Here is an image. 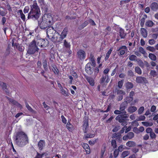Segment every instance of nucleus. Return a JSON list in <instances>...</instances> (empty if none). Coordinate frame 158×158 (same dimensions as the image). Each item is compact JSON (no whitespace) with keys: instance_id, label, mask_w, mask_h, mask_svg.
Wrapping results in <instances>:
<instances>
[{"instance_id":"1","label":"nucleus","mask_w":158,"mask_h":158,"mask_svg":"<svg viewBox=\"0 0 158 158\" xmlns=\"http://www.w3.org/2000/svg\"><path fill=\"white\" fill-rule=\"evenodd\" d=\"M41 15V12L40 7L38 5L36 0L32 2L31 5L30 12L28 14V19H31L34 21L37 20Z\"/></svg>"},{"instance_id":"2","label":"nucleus","mask_w":158,"mask_h":158,"mask_svg":"<svg viewBox=\"0 0 158 158\" xmlns=\"http://www.w3.org/2000/svg\"><path fill=\"white\" fill-rule=\"evenodd\" d=\"M15 140L17 144L20 146H24L29 143L27 135L22 131L16 133Z\"/></svg>"},{"instance_id":"3","label":"nucleus","mask_w":158,"mask_h":158,"mask_svg":"<svg viewBox=\"0 0 158 158\" xmlns=\"http://www.w3.org/2000/svg\"><path fill=\"white\" fill-rule=\"evenodd\" d=\"M114 113L116 114H119L116 117V120L118 121L120 123H122V124L123 126H126L127 125V123L126 121V119L127 117L126 114L127 112L125 111L116 110L114 111Z\"/></svg>"},{"instance_id":"4","label":"nucleus","mask_w":158,"mask_h":158,"mask_svg":"<svg viewBox=\"0 0 158 158\" xmlns=\"http://www.w3.org/2000/svg\"><path fill=\"white\" fill-rule=\"evenodd\" d=\"M39 48L36 45V43L35 40H33L29 44L27 51V52L29 54H33L36 52H38Z\"/></svg>"},{"instance_id":"5","label":"nucleus","mask_w":158,"mask_h":158,"mask_svg":"<svg viewBox=\"0 0 158 158\" xmlns=\"http://www.w3.org/2000/svg\"><path fill=\"white\" fill-rule=\"evenodd\" d=\"M35 41L38 45L41 47H45L49 44L48 41L46 39H37Z\"/></svg>"},{"instance_id":"6","label":"nucleus","mask_w":158,"mask_h":158,"mask_svg":"<svg viewBox=\"0 0 158 158\" xmlns=\"http://www.w3.org/2000/svg\"><path fill=\"white\" fill-rule=\"evenodd\" d=\"M42 19L45 21L44 22L48 23L49 26L52 24V21L53 20V18L50 14H44L42 17Z\"/></svg>"},{"instance_id":"7","label":"nucleus","mask_w":158,"mask_h":158,"mask_svg":"<svg viewBox=\"0 0 158 158\" xmlns=\"http://www.w3.org/2000/svg\"><path fill=\"white\" fill-rule=\"evenodd\" d=\"M92 65L91 63H88L85 66V70L86 72L88 74L91 75L92 74L94 71V69L92 67Z\"/></svg>"},{"instance_id":"8","label":"nucleus","mask_w":158,"mask_h":158,"mask_svg":"<svg viewBox=\"0 0 158 158\" xmlns=\"http://www.w3.org/2000/svg\"><path fill=\"white\" fill-rule=\"evenodd\" d=\"M83 123L82 127L83 131L84 133H86L87 131V129L89 127L88 119L87 117L84 118Z\"/></svg>"},{"instance_id":"9","label":"nucleus","mask_w":158,"mask_h":158,"mask_svg":"<svg viewBox=\"0 0 158 158\" xmlns=\"http://www.w3.org/2000/svg\"><path fill=\"white\" fill-rule=\"evenodd\" d=\"M77 57L80 60H83L85 59L86 54L85 52L82 49H79L77 52Z\"/></svg>"},{"instance_id":"10","label":"nucleus","mask_w":158,"mask_h":158,"mask_svg":"<svg viewBox=\"0 0 158 158\" xmlns=\"http://www.w3.org/2000/svg\"><path fill=\"white\" fill-rule=\"evenodd\" d=\"M136 81L138 83L146 84L147 82V80L144 77L138 76L136 78Z\"/></svg>"},{"instance_id":"11","label":"nucleus","mask_w":158,"mask_h":158,"mask_svg":"<svg viewBox=\"0 0 158 158\" xmlns=\"http://www.w3.org/2000/svg\"><path fill=\"white\" fill-rule=\"evenodd\" d=\"M44 21L42 19V21L40 22L39 21H38V26L41 29H45L50 26L48 23H47Z\"/></svg>"},{"instance_id":"12","label":"nucleus","mask_w":158,"mask_h":158,"mask_svg":"<svg viewBox=\"0 0 158 158\" xmlns=\"http://www.w3.org/2000/svg\"><path fill=\"white\" fill-rule=\"evenodd\" d=\"M54 30L53 27H48L47 30V35L48 37L50 38L52 37L53 36V32Z\"/></svg>"},{"instance_id":"13","label":"nucleus","mask_w":158,"mask_h":158,"mask_svg":"<svg viewBox=\"0 0 158 158\" xmlns=\"http://www.w3.org/2000/svg\"><path fill=\"white\" fill-rule=\"evenodd\" d=\"M134 133L132 132L128 133L126 135H124L123 139V140H127L128 139H131L134 137Z\"/></svg>"},{"instance_id":"14","label":"nucleus","mask_w":158,"mask_h":158,"mask_svg":"<svg viewBox=\"0 0 158 158\" xmlns=\"http://www.w3.org/2000/svg\"><path fill=\"white\" fill-rule=\"evenodd\" d=\"M56 34H57V35L53 38L54 42L56 44H59L64 39L59 33L57 32Z\"/></svg>"},{"instance_id":"15","label":"nucleus","mask_w":158,"mask_h":158,"mask_svg":"<svg viewBox=\"0 0 158 158\" xmlns=\"http://www.w3.org/2000/svg\"><path fill=\"white\" fill-rule=\"evenodd\" d=\"M45 144L46 143L44 140H40L38 143L39 149L40 151L42 150L45 146Z\"/></svg>"},{"instance_id":"16","label":"nucleus","mask_w":158,"mask_h":158,"mask_svg":"<svg viewBox=\"0 0 158 158\" xmlns=\"http://www.w3.org/2000/svg\"><path fill=\"white\" fill-rule=\"evenodd\" d=\"M127 50V48L126 46H122L120 47L117 50L120 51L119 55L120 56H123L125 52Z\"/></svg>"},{"instance_id":"17","label":"nucleus","mask_w":158,"mask_h":158,"mask_svg":"<svg viewBox=\"0 0 158 158\" xmlns=\"http://www.w3.org/2000/svg\"><path fill=\"white\" fill-rule=\"evenodd\" d=\"M110 81V79L108 75H103L100 79V82L101 83H102L105 81L106 83H108Z\"/></svg>"},{"instance_id":"18","label":"nucleus","mask_w":158,"mask_h":158,"mask_svg":"<svg viewBox=\"0 0 158 158\" xmlns=\"http://www.w3.org/2000/svg\"><path fill=\"white\" fill-rule=\"evenodd\" d=\"M85 79L91 86H94L95 85L94 80L92 77H85Z\"/></svg>"},{"instance_id":"19","label":"nucleus","mask_w":158,"mask_h":158,"mask_svg":"<svg viewBox=\"0 0 158 158\" xmlns=\"http://www.w3.org/2000/svg\"><path fill=\"white\" fill-rule=\"evenodd\" d=\"M150 8L153 11H156L158 9V4L156 2H152L150 5Z\"/></svg>"},{"instance_id":"20","label":"nucleus","mask_w":158,"mask_h":158,"mask_svg":"<svg viewBox=\"0 0 158 158\" xmlns=\"http://www.w3.org/2000/svg\"><path fill=\"white\" fill-rule=\"evenodd\" d=\"M148 18V16L146 14H144L143 17L140 19V25L141 27L144 26L145 20Z\"/></svg>"},{"instance_id":"21","label":"nucleus","mask_w":158,"mask_h":158,"mask_svg":"<svg viewBox=\"0 0 158 158\" xmlns=\"http://www.w3.org/2000/svg\"><path fill=\"white\" fill-rule=\"evenodd\" d=\"M68 31V27H65L63 29V31L60 35L64 39L65 38L67 34Z\"/></svg>"},{"instance_id":"22","label":"nucleus","mask_w":158,"mask_h":158,"mask_svg":"<svg viewBox=\"0 0 158 158\" xmlns=\"http://www.w3.org/2000/svg\"><path fill=\"white\" fill-rule=\"evenodd\" d=\"M119 34L121 39H124L125 37L126 33H125L124 30L121 28H119Z\"/></svg>"},{"instance_id":"23","label":"nucleus","mask_w":158,"mask_h":158,"mask_svg":"<svg viewBox=\"0 0 158 158\" xmlns=\"http://www.w3.org/2000/svg\"><path fill=\"white\" fill-rule=\"evenodd\" d=\"M63 48L64 50L69 49L70 48L71 45L66 40H64Z\"/></svg>"},{"instance_id":"24","label":"nucleus","mask_w":158,"mask_h":158,"mask_svg":"<svg viewBox=\"0 0 158 158\" xmlns=\"http://www.w3.org/2000/svg\"><path fill=\"white\" fill-rule=\"evenodd\" d=\"M7 12L5 8L2 6L0 7V15L2 16H5Z\"/></svg>"},{"instance_id":"25","label":"nucleus","mask_w":158,"mask_h":158,"mask_svg":"<svg viewBox=\"0 0 158 158\" xmlns=\"http://www.w3.org/2000/svg\"><path fill=\"white\" fill-rule=\"evenodd\" d=\"M70 121L68 120L66 125V128L70 131H72L74 129L73 127V125L70 123Z\"/></svg>"},{"instance_id":"26","label":"nucleus","mask_w":158,"mask_h":158,"mask_svg":"<svg viewBox=\"0 0 158 158\" xmlns=\"http://www.w3.org/2000/svg\"><path fill=\"white\" fill-rule=\"evenodd\" d=\"M0 85L2 87V89L5 90V92L6 94L9 93V92L8 91L7 88V85L6 84L2 81H0Z\"/></svg>"},{"instance_id":"27","label":"nucleus","mask_w":158,"mask_h":158,"mask_svg":"<svg viewBox=\"0 0 158 158\" xmlns=\"http://www.w3.org/2000/svg\"><path fill=\"white\" fill-rule=\"evenodd\" d=\"M140 33L144 38H146L148 35V32L147 30L144 28H141L140 29Z\"/></svg>"},{"instance_id":"28","label":"nucleus","mask_w":158,"mask_h":158,"mask_svg":"<svg viewBox=\"0 0 158 158\" xmlns=\"http://www.w3.org/2000/svg\"><path fill=\"white\" fill-rule=\"evenodd\" d=\"M60 90L61 94L64 96L68 97H69L70 94L68 92V91H66L63 88L62 86L61 87V88H60Z\"/></svg>"},{"instance_id":"29","label":"nucleus","mask_w":158,"mask_h":158,"mask_svg":"<svg viewBox=\"0 0 158 158\" xmlns=\"http://www.w3.org/2000/svg\"><path fill=\"white\" fill-rule=\"evenodd\" d=\"M89 59L90 61L91 62L92 66L94 67L96 66V63L95 60V58L94 55L91 53L90 55Z\"/></svg>"},{"instance_id":"30","label":"nucleus","mask_w":158,"mask_h":158,"mask_svg":"<svg viewBox=\"0 0 158 158\" xmlns=\"http://www.w3.org/2000/svg\"><path fill=\"white\" fill-rule=\"evenodd\" d=\"M128 104L125 101L123 102L120 105L119 109L123 111H125V109L126 108Z\"/></svg>"},{"instance_id":"31","label":"nucleus","mask_w":158,"mask_h":158,"mask_svg":"<svg viewBox=\"0 0 158 158\" xmlns=\"http://www.w3.org/2000/svg\"><path fill=\"white\" fill-rule=\"evenodd\" d=\"M154 24L153 21L150 20H147L145 23V26L148 27H152Z\"/></svg>"},{"instance_id":"32","label":"nucleus","mask_w":158,"mask_h":158,"mask_svg":"<svg viewBox=\"0 0 158 158\" xmlns=\"http://www.w3.org/2000/svg\"><path fill=\"white\" fill-rule=\"evenodd\" d=\"M25 103L26 107L30 112L34 114H35L36 113V111L32 109V108L29 105L27 101H25Z\"/></svg>"},{"instance_id":"33","label":"nucleus","mask_w":158,"mask_h":158,"mask_svg":"<svg viewBox=\"0 0 158 158\" xmlns=\"http://www.w3.org/2000/svg\"><path fill=\"white\" fill-rule=\"evenodd\" d=\"M137 110V108L135 106H131L128 108V112L130 113L134 112Z\"/></svg>"},{"instance_id":"34","label":"nucleus","mask_w":158,"mask_h":158,"mask_svg":"<svg viewBox=\"0 0 158 158\" xmlns=\"http://www.w3.org/2000/svg\"><path fill=\"white\" fill-rule=\"evenodd\" d=\"M113 49V48L111 47L110 48L109 50L108 51L107 53L106 54V56L105 58V61L107 60L110 56V54L112 52Z\"/></svg>"},{"instance_id":"35","label":"nucleus","mask_w":158,"mask_h":158,"mask_svg":"<svg viewBox=\"0 0 158 158\" xmlns=\"http://www.w3.org/2000/svg\"><path fill=\"white\" fill-rule=\"evenodd\" d=\"M51 65L53 68L52 70L54 73L55 74L58 75L59 74V71L56 65L54 64H52Z\"/></svg>"},{"instance_id":"36","label":"nucleus","mask_w":158,"mask_h":158,"mask_svg":"<svg viewBox=\"0 0 158 158\" xmlns=\"http://www.w3.org/2000/svg\"><path fill=\"white\" fill-rule=\"evenodd\" d=\"M43 67L44 70L47 71L48 70V67L47 66V59H44L42 61Z\"/></svg>"},{"instance_id":"37","label":"nucleus","mask_w":158,"mask_h":158,"mask_svg":"<svg viewBox=\"0 0 158 158\" xmlns=\"http://www.w3.org/2000/svg\"><path fill=\"white\" fill-rule=\"evenodd\" d=\"M125 86L127 89L132 88L133 87V85L132 83L127 82L125 84Z\"/></svg>"},{"instance_id":"38","label":"nucleus","mask_w":158,"mask_h":158,"mask_svg":"<svg viewBox=\"0 0 158 158\" xmlns=\"http://www.w3.org/2000/svg\"><path fill=\"white\" fill-rule=\"evenodd\" d=\"M88 23V22L87 21H85L82 24L79 26V29L80 30H82L86 26Z\"/></svg>"},{"instance_id":"39","label":"nucleus","mask_w":158,"mask_h":158,"mask_svg":"<svg viewBox=\"0 0 158 158\" xmlns=\"http://www.w3.org/2000/svg\"><path fill=\"white\" fill-rule=\"evenodd\" d=\"M135 143L133 141H129L126 143V145L129 147H133L135 146Z\"/></svg>"},{"instance_id":"40","label":"nucleus","mask_w":158,"mask_h":158,"mask_svg":"<svg viewBox=\"0 0 158 158\" xmlns=\"http://www.w3.org/2000/svg\"><path fill=\"white\" fill-rule=\"evenodd\" d=\"M125 101H124L125 102L127 103V104L130 103L133 100V97H132L129 96H127L126 97Z\"/></svg>"},{"instance_id":"41","label":"nucleus","mask_w":158,"mask_h":158,"mask_svg":"<svg viewBox=\"0 0 158 158\" xmlns=\"http://www.w3.org/2000/svg\"><path fill=\"white\" fill-rule=\"evenodd\" d=\"M139 51L140 53L143 54L144 56L147 55L144 49L142 47H140L139 48Z\"/></svg>"},{"instance_id":"42","label":"nucleus","mask_w":158,"mask_h":158,"mask_svg":"<svg viewBox=\"0 0 158 158\" xmlns=\"http://www.w3.org/2000/svg\"><path fill=\"white\" fill-rule=\"evenodd\" d=\"M149 58L152 60L155 61L156 59V57L155 55L153 54L150 53L149 54Z\"/></svg>"},{"instance_id":"43","label":"nucleus","mask_w":158,"mask_h":158,"mask_svg":"<svg viewBox=\"0 0 158 158\" xmlns=\"http://www.w3.org/2000/svg\"><path fill=\"white\" fill-rule=\"evenodd\" d=\"M129 154V152L128 151H124L121 154V157L122 158H124L128 155Z\"/></svg>"},{"instance_id":"44","label":"nucleus","mask_w":158,"mask_h":158,"mask_svg":"<svg viewBox=\"0 0 158 158\" xmlns=\"http://www.w3.org/2000/svg\"><path fill=\"white\" fill-rule=\"evenodd\" d=\"M144 63L141 60H139L138 61L139 65L141 68H143L144 66V64H148V63L146 61H144Z\"/></svg>"},{"instance_id":"45","label":"nucleus","mask_w":158,"mask_h":158,"mask_svg":"<svg viewBox=\"0 0 158 158\" xmlns=\"http://www.w3.org/2000/svg\"><path fill=\"white\" fill-rule=\"evenodd\" d=\"M135 71L136 73L139 75H140L142 73L141 70L138 66H136L135 68Z\"/></svg>"},{"instance_id":"46","label":"nucleus","mask_w":158,"mask_h":158,"mask_svg":"<svg viewBox=\"0 0 158 158\" xmlns=\"http://www.w3.org/2000/svg\"><path fill=\"white\" fill-rule=\"evenodd\" d=\"M129 58L130 60L131 61H135L137 59L136 56L133 54L130 55L129 56Z\"/></svg>"},{"instance_id":"47","label":"nucleus","mask_w":158,"mask_h":158,"mask_svg":"<svg viewBox=\"0 0 158 158\" xmlns=\"http://www.w3.org/2000/svg\"><path fill=\"white\" fill-rule=\"evenodd\" d=\"M111 145L114 148H117V145L115 139H112L111 141Z\"/></svg>"},{"instance_id":"48","label":"nucleus","mask_w":158,"mask_h":158,"mask_svg":"<svg viewBox=\"0 0 158 158\" xmlns=\"http://www.w3.org/2000/svg\"><path fill=\"white\" fill-rule=\"evenodd\" d=\"M124 82V80H122L118 82V86L119 89H121L123 87Z\"/></svg>"},{"instance_id":"49","label":"nucleus","mask_w":158,"mask_h":158,"mask_svg":"<svg viewBox=\"0 0 158 158\" xmlns=\"http://www.w3.org/2000/svg\"><path fill=\"white\" fill-rule=\"evenodd\" d=\"M115 139L116 140H117L119 143H121L122 141L121 134L119 133V135H118V136L115 138Z\"/></svg>"},{"instance_id":"50","label":"nucleus","mask_w":158,"mask_h":158,"mask_svg":"<svg viewBox=\"0 0 158 158\" xmlns=\"http://www.w3.org/2000/svg\"><path fill=\"white\" fill-rule=\"evenodd\" d=\"M117 92L118 95H124L126 94V93L125 91L122 90H118Z\"/></svg>"},{"instance_id":"51","label":"nucleus","mask_w":158,"mask_h":158,"mask_svg":"<svg viewBox=\"0 0 158 158\" xmlns=\"http://www.w3.org/2000/svg\"><path fill=\"white\" fill-rule=\"evenodd\" d=\"M147 50L151 51L152 52H154L155 51V48L154 47L148 46L146 48Z\"/></svg>"},{"instance_id":"52","label":"nucleus","mask_w":158,"mask_h":158,"mask_svg":"<svg viewBox=\"0 0 158 158\" xmlns=\"http://www.w3.org/2000/svg\"><path fill=\"white\" fill-rule=\"evenodd\" d=\"M106 150V148L104 147L101 149V156L100 158H103L105 152Z\"/></svg>"},{"instance_id":"53","label":"nucleus","mask_w":158,"mask_h":158,"mask_svg":"<svg viewBox=\"0 0 158 158\" xmlns=\"http://www.w3.org/2000/svg\"><path fill=\"white\" fill-rule=\"evenodd\" d=\"M144 110V107L143 106L140 107L138 110V114H142Z\"/></svg>"},{"instance_id":"54","label":"nucleus","mask_w":158,"mask_h":158,"mask_svg":"<svg viewBox=\"0 0 158 158\" xmlns=\"http://www.w3.org/2000/svg\"><path fill=\"white\" fill-rule=\"evenodd\" d=\"M119 152L117 149H115L114 152V156L115 158H116L119 154Z\"/></svg>"},{"instance_id":"55","label":"nucleus","mask_w":158,"mask_h":158,"mask_svg":"<svg viewBox=\"0 0 158 158\" xmlns=\"http://www.w3.org/2000/svg\"><path fill=\"white\" fill-rule=\"evenodd\" d=\"M95 135L93 134H87L85 135V137L86 138H91L94 136Z\"/></svg>"},{"instance_id":"56","label":"nucleus","mask_w":158,"mask_h":158,"mask_svg":"<svg viewBox=\"0 0 158 158\" xmlns=\"http://www.w3.org/2000/svg\"><path fill=\"white\" fill-rule=\"evenodd\" d=\"M61 118L62 123L65 124H66L67 123V120L64 115L61 116Z\"/></svg>"},{"instance_id":"57","label":"nucleus","mask_w":158,"mask_h":158,"mask_svg":"<svg viewBox=\"0 0 158 158\" xmlns=\"http://www.w3.org/2000/svg\"><path fill=\"white\" fill-rule=\"evenodd\" d=\"M150 74L153 77H155L157 75L156 72L155 70H152L150 71Z\"/></svg>"},{"instance_id":"58","label":"nucleus","mask_w":158,"mask_h":158,"mask_svg":"<svg viewBox=\"0 0 158 158\" xmlns=\"http://www.w3.org/2000/svg\"><path fill=\"white\" fill-rule=\"evenodd\" d=\"M29 10V7L28 6H26L23 12L25 14L27 13Z\"/></svg>"},{"instance_id":"59","label":"nucleus","mask_w":158,"mask_h":158,"mask_svg":"<svg viewBox=\"0 0 158 158\" xmlns=\"http://www.w3.org/2000/svg\"><path fill=\"white\" fill-rule=\"evenodd\" d=\"M145 117L144 115L140 116L138 118V121H144L145 119Z\"/></svg>"},{"instance_id":"60","label":"nucleus","mask_w":158,"mask_h":158,"mask_svg":"<svg viewBox=\"0 0 158 158\" xmlns=\"http://www.w3.org/2000/svg\"><path fill=\"white\" fill-rule=\"evenodd\" d=\"M149 135L150 137L152 139H155L156 137V134L153 131H152Z\"/></svg>"},{"instance_id":"61","label":"nucleus","mask_w":158,"mask_h":158,"mask_svg":"<svg viewBox=\"0 0 158 158\" xmlns=\"http://www.w3.org/2000/svg\"><path fill=\"white\" fill-rule=\"evenodd\" d=\"M110 69L109 68H106L103 71L104 74L105 75H108V73Z\"/></svg>"},{"instance_id":"62","label":"nucleus","mask_w":158,"mask_h":158,"mask_svg":"<svg viewBox=\"0 0 158 158\" xmlns=\"http://www.w3.org/2000/svg\"><path fill=\"white\" fill-rule=\"evenodd\" d=\"M124 149V146L122 145H121L118 147L117 150H118L119 152H121Z\"/></svg>"},{"instance_id":"63","label":"nucleus","mask_w":158,"mask_h":158,"mask_svg":"<svg viewBox=\"0 0 158 158\" xmlns=\"http://www.w3.org/2000/svg\"><path fill=\"white\" fill-rule=\"evenodd\" d=\"M146 131L147 133L149 134L153 131L152 129L149 127L147 128Z\"/></svg>"},{"instance_id":"64","label":"nucleus","mask_w":158,"mask_h":158,"mask_svg":"<svg viewBox=\"0 0 158 158\" xmlns=\"http://www.w3.org/2000/svg\"><path fill=\"white\" fill-rule=\"evenodd\" d=\"M127 75L128 76L131 77H133L134 76L133 73L132 71L131 70H129L128 71L127 73Z\"/></svg>"}]
</instances>
